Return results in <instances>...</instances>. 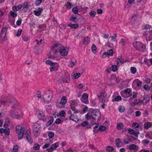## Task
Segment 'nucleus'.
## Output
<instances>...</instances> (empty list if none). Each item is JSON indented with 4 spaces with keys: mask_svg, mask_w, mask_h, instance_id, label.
Returning a JSON list of instances; mask_svg holds the SVG:
<instances>
[{
    "mask_svg": "<svg viewBox=\"0 0 152 152\" xmlns=\"http://www.w3.org/2000/svg\"><path fill=\"white\" fill-rule=\"evenodd\" d=\"M62 46V45L58 43L54 44L49 53L48 58L56 60H59L60 58L57 56V53H59Z\"/></svg>",
    "mask_w": 152,
    "mask_h": 152,
    "instance_id": "f257e3e1",
    "label": "nucleus"
},
{
    "mask_svg": "<svg viewBox=\"0 0 152 152\" xmlns=\"http://www.w3.org/2000/svg\"><path fill=\"white\" fill-rule=\"evenodd\" d=\"M9 99H10L9 100H7L6 102L4 101H1V103L2 104H4L6 102H9V104H12V108L13 109H15L17 108L18 106V102L13 97H12L11 96L9 97Z\"/></svg>",
    "mask_w": 152,
    "mask_h": 152,
    "instance_id": "f03ea898",
    "label": "nucleus"
},
{
    "mask_svg": "<svg viewBox=\"0 0 152 152\" xmlns=\"http://www.w3.org/2000/svg\"><path fill=\"white\" fill-rule=\"evenodd\" d=\"M16 132L18 135V139L20 140L23 137V135L25 133V129L24 127H22L20 125L17 126L16 127Z\"/></svg>",
    "mask_w": 152,
    "mask_h": 152,
    "instance_id": "7ed1b4c3",
    "label": "nucleus"
},
{
    "mask_svg": "<svg viewBox=\"0 0 152 152\" xmlns=\"http://www.w3.org/2000/svg\"><path fill=\"white\" fill-rule=\"evenodd\" d=\"M45 63L46 64H48L50 65L49 69L50 72L53 71H56L58 70L59 65L56 62L53 63L50 60L46 61Z\"/></svg>",
    "mask_w": 152,
    "mask_h": 152,
    "instance_id": "20e7f679",
    "label": "nucleus"
},
{
    "mask_svg": "<svg viewBox=\"0 0 152 152\" xmlns=\"http://www.w3.org/2000/svg\"><path fill=\"white\" fill-rule=\"evenodd\" d=\"M52 97L53 93L52 91H49L48 93H45L42 96L44 102L47 103H49L51 101V99Z\"/></svg>",
    "mask_w": 152,
    "mask_h": 152,
    "instance_id": "39448f33",
    "label": "nucleus"
},
{
    "mask_svg": "<svg viewBox=\"0 0 152 152\" xmlns=\"http://www.w3.org/2000/svg\"><path fill=\"white\" fill-rule=\"evenodd\" d=\"M133 45L136 50L140 51H143L145 48V45L140 42H134Z\"/></svg>",
    "mask_w": 152,
    "mask_h": 152,
    "instance_id": "423d86ee",
    "label": "nucleus"
},
{
    "mask_svg": "<svg viewBox=\"0 0 152 152\" xmlns=\"http://www.w3.org/2000/svg\"><path fill=\"white\" fill-rule=\"evenodd\" d=\"M91 114L92 117L95 119H99L101 117V113L100 110L97 109H95L92 110Z\"/></svg>",
    "mask_w": 152,
    "mask_h": 152,
    "instance_id": "0eeeda50",
    "label": "nucleus"
},
{
    "mask_svg": "<svg viewBox=\"0 0 152 152\" xmlns=\"http://www.w3.org/2000/svg\"><path fill=\"white\" fill-rule=\"evenodd\" d=\"M98 96L101 102L103 103L105 102L107 98V95L106 94L101 91L99 93V95H98Z\"/></svg>",
    "mask_w": 152,
    "mask_h": 152,
    "instance_id": "6e6552de",
    "label": "nucleus"
},
{
    "mask_svg": "<svg viewBox=\"0 0 152 152\" xmlns=\"http://www.w3.org/2000/svg\"><path fill=\"white\" fill-rule=\"evenodd\" d=\"M88 94L86 93H84L82 95V97L80 98L81 102L85 104L89 103L88 100Z\"/></svg>",
    "mask_w": 152,
    "mask_h": 152,
    "instance_id": "1a4fd4ad",
    "label": "nucleus"
},
{
    "mask_svg": "<svg viewBox=\"0 0 152 152\" xmlns=\"http://www.w3.org/2000/svg\"><path fill=\"white\" fill-rule=\"evenodd\" d=\"M68 48L66 47H64L63 45L59 53L61 56H66L68 54Z\"/></svg>",
    "mask_w": 152,
    "mask_h": 152,
    "instance_id": "9d476101",
    "label": "nucleus"
},
{
    "mask_svg": "<svg viewBox=\"0 0 152 152\" xmlns=\"http://www.w3.org/2000/svg\"><path fill=\"white\" fill-rule=\"evenodd\" d=\"M37 116L39 119L40 120L45 121H46V118L44 113L42 111L38 110L37 112Z\"/></svg>",
    "mask_w": 152,
    "mask_h": 152,
    "instance_id": "9b49d317",
    "label": "nucleus"
},
{
    "mask_svg": "<svg viewBox=\"0 0 152 152\" xmlns=\"http://www.w3.org/2000/svg\"><path fill=\"white\" fill-rule=\"evenodd\" d=\"M3 126L6 129L7 128H11L13 127L12 123L10 121V119L8 118H6Z\"/></svg>",
    "mask_w": 152,
    "mask_h": 152,
    "instance_id": "f8f14e48",
    "label": "nucleus"
},
{
    "mask_svg": "<svg viewBox=\"0 0 152 152\" xmlns=\"http://www.w3.org/2000/svg\"><path fill=\"white\" fill-rule=\"evenodd\" d=\"M126 149L130 151H134L135 152L137 151L139 149V147L134 144H131L128 146H127Z\"/></svg>",
    "mask_w": 152,
    "mask_h": 152,
    "instance_id": "ddd939ff",
    "label": "nucleus"
},
{
    "mask_svg": "<svg viewBox=\"0 0 152 152\" xmlns=\"http://www.w3.org/2000/svg\"><path fill=\"white\" fill-rule=\"evenodd\" d=\"M59 142H57L52 145L50 147L47 149V151L48 152H51L54 150L55 149L59 146Z\"/></svg>",
    "mask_w": 152,
    "mask_h": 152,
    "instance_id": "4468645a",
    "label": "nucleus"
},
{
    "mask_svg": "<svg viewBox=\"0 0 152 152\" xmlns=\"http://www.w3.org/2000/svg\"><path fill=\"white\" fill-rule=\"evenodd\" d=\"M15 112L12 110H10L9 112V115L12 118L15 119H19L20 118L21 115L20 114H15Z\"/></svg>",
    "mask_w": 152,
    "mask_h": 152,
    "instance_id": "2eb2a0df",
    "label": "nucleus"
},
{
    "mask_svg": "<svg viewBox=\"0 0 152 152\" xmlns=\"http://www.w3.org/2000/svg\"><path fill=\"white\" fill-rule=\"evenodd\" d=\"M30 131L29 130H27L25 134L27 140L28 142L30 144H32L33 142L32 139L30 135Z\"/></svg>",
    "mask_w": 152,
    "mask_h": 152,
    "instance_id": "dca6fc26",
    "label": "nucleus"
},
{
    "mask_svg": "<svg viewBox=\"0 0 152 152\" xmlns=\"http://www.w3.org/2000/svg\"><path fill=\"white\" fill-rule=\"evenodd\" d=\"M28 6V4L27 3H24L23 6L21 4L18 5V6H15L12 7V10H20L23 8V9L25 8H27V7Z\"/></svg>",
    "mask_w": 152,
    "mask_h": 152,
    "instance_id": "f3484780",
    "label": "nucleus"
},
{
    "mask_svg": "<svg viewBox=\"0 0 152 152\" xmlns=\"http://www.w3.org/2000/svg\"><path fill=\"white\" fill-rule=\"evenodd\" d=\"M62 80L64 83H69L70 80V76L69 74H66L62 77Z\"/></svg>",
    "mask_w": 152,
    "mask_h": 152,
    "instance_id": "a211bd4d",
    "label": "nucleus"
},
{
    "mask_svg": "<svg viewBox=\"0 0 152 152\" xmlns=\"http://www.w3.org/2000/svg\"><path fill=\"white\" fill-rule=\"evenodd\" d=\"M69 119L70 120L74 121L77 123L78 121L80 119L77 118V116L75 115L72 114L69 116Z\"/></svg>",
    "mask_w": 152,
    "mask_h": 152,
    "instance_id": "6ab92c4d",
    "label": "nucleus"
},
{
    "mask_svg": "<svg viewBox=\"0 0 152 152\" xmlns=\"http://www.w3.org/2000/svg\"><path fill=\"white\" fill-rule=\"evenodd\" d=\"M7 28L5 27H3L1 29V33L0 36H1L4 35V34L5 35H7Z\"/></svg>",
    "mask_w": 152,
    "mask_h": 152,
    "instance_id": "aec40b11",
    "label": "nucleus"
},
{
    "mask_svg": "<svg viewBox=\"0 0 152 152\" xmlns=\"http://www.w3.org/2000/svg\"><path fill=\"white\" fill-rule=\"evenodd\" d=\"M67 101V98L65 96H63L61 98L60 103L62 105H64L66 104Z\"/></svg>",
    "mask_w": 152,
    "mask_h": 152,
    "instance_id": "412c9836",
    "label": "nucleus"
},
{
    "mask_svg": "<svg viewBox=\"0 0 152 152\" xmlns=\"http://www.w3.org/2000/svg\"><path fill=\"white\" fill-rule=\"evenodd\" d=\"M134 105L140 106L142 104V101L140 99H136L133 103Z\"/></svg>",
    "mask_w": 152,
    "mask_h": 152,
    "instance_id": "4be33fe9",
    "label": "nucleus"
},
{
    "mask_svg": "<svg viewBox=\"0 0 152 152\" xmlns=\"http://www.w3.org/2000/svg\"><path fill=\"white\" fill-rule=\"evenodd\" d=\"M68 26L70 27L71 28L75 29L77 28H78L79 25L77 24H71L69 23L68 25Z\"/></svg>",
    "mask_w": 152,
    "mask_h": 152,
    "instance_id": "5701e85b",
    "label": "nucleus"
},
{
    "mask_svg": "<svg viewBox=\"0 0 152 152\" xmlns=\"http://www.w3.org/2000/svg\"><path fill=\"white\" fill-rule=\"evenodd\" d=\"M7 40V35L4 34L1 36H0V42L2 43L3 42H5Z\"/></svg>",
    "mask_w": 152,
    "mask_h": 152,
    "instance_id": "b1692460",
    "label": "nucleus"
},
{
    "mask_svg": "<svg viewBox=\"0 0 152 152\" xmlns=\"http://www.w3.org/2000/svg\"><path fill=\"white\" fill-rule=\"evenodd\" d=\"M116 145L117 147H120L122 145L121 141L120 139L117 138L115 140Z\"/></svg>",
    "mask_w": 152,
    "mask_h": 152,
    "instance_id": "393cba45",
    "label": "nucleus"
},
{
    "mask_svg": "<svg viewBox=\"0 0 152 152\" xmlns=\"http://www.w3.org/2000/svg\"><path fill=\"white\" fill-rule=\"evenodd\" d=\"M77 16L76 15H72L70 18L69 20L70 21H72L73 22L75 23L77 22Z\"/></svg>",
    "mask_w": 152,
    "mask_h": 152,
    "instance_id": "a878e982",
    "label": "nucleus"
},
{
    "mask_svg": "<svg viewBox=\"0 0 152 152\" xmlns=\"http://www.w3.org/2000/svg\"><path fill=\"white\" fill-rule=\"evenodd\" d=\"M152 126V122H147L144 124V127L146 129H148V128Z\"/></svg>",
    "mask_w": 152,
    "mask_h": 152,
    "instance_id": "bb28decb",
    "label": "nucleus"
},
{
    "mask_svg": "<svg viewBox=\"0 0 152 152\" xmlns=\"http://www.w3.org/2000/svg\"><path fill=\"white\" fill-rule=\"evenodd\" d=\"M22 39L23 40V41L26 42L28 41L30 39L29 36L26 35L25 34L22 35Z\"/></svg>",
    "mask_w": 152,
    "mask_h": 152,
    "instance_id": "cd10ccee",
    "label": "nucleus"
},
{
    "mask_svg": "<svg viewBox=\"0 0 152 152\" xmlns=\"http://www.w3.org/2000/svg\"><path fill=\"white\" fill-rule=\"evenodd\" d=\"M124 127V125L122 123H118L117 125V128L118 130H120L122 129Z\"/></svg>",
    "mask_w": 152,
    "mask_h": 152,
    "instance_id": "c85d7f7f",
    "label": "nucleus"
},
{
    "mask_svg": "<svg viewBox=\"0 0 152 152\" xmlns=\"http://www.w3.org/2000/svg\"><path fill=\"white\" fill-rule=\"evenodd\" d=\"M127 40L123 38H121L119 42V44L121 45H124L126 44Z\"/></svg>",
    "mask_w": 152,
    "mask_h": 152,
    "instance_id": "c756f323",
    "label": "nucleus"
},
{
    "mask_svg": "<svg viewBox=\"0 0 152 152\" xmlns=\"http://www.w3.org/2000/svg\"><path fill=\"white\" fill-rule=\"evenodd\" d=\"M150 100V99L149 98H145L143 99L142 101V103H143L144 105H145Z\"/></svg>",
    "mask_w": 152,
    "mask_h": 152,
    "instance_id": "7c9ffc66",
    "label": "nucleus"
},
{
    "mask_svg": "<svg viewBox=\"0 0 152 152\" xmlns=\"http://www.w3.org/2000/svg\"><path fill=\"white\" fill-rule=\"evenodd\" d=\"M42 10H34V13L36 16H39L41 14Z\"/></svg>",
    "mask_w": 152,
    "mask_h": 152,
    "instance_id": "2f4dec72",
    "label": "nucleus"
},
{
    "mask_svg": "<svg viewBox=\"0 0 152 152\" xmlns=\"http://www.w3.org/2000/svg\"><path fill=\"white\" fill-rule=\"evenodd\" d=\"M91 124L92 125H94L96 124V120H98L99 119H95V118H93V117H92L91 118Z\"/></svg>",
    "mask_w": 152,
    "mask_h": 152,
    "instance_id": "473e14b6",
    "label": "nucleus"
},
{
    "mask_svg": "<svg viewBox=\"0 0 152 152\" xmlns=\"http://www.w3.org/2000/svg\"><path fill=\"white\" fill-rule=\"evenodd\" d=\"M10 15L13 18H15L17 17V14L16 12L11 10L10 12Z\"/></svg>",
    "mask_w": 152,
    "mask_h": 152,
    "instance_id": "72a5a7b5",
    "label": "nucleus"
},
{
    "mask_svg": "<svg viewBox=\"0 0 152 152\" xmlns=\"http://www.w3.org/2000/svg\"><path fill=\"white\" fill-rule=\"evenodd\" d=\"M117 65H118L120 64H122L124 63L123 59L121 58H118L117 60Z\"/></svg>",
    "mask_w": 152,
    "mask_h": 152,
    "instance_id": "f704fd0d",
    "label": "nucleus"
},
{
    "mask_svg": "<svg viewBox=\"0 0 152 152\" xmlns=\"http://www.w3.org/2000/svg\"><path fill=\"white\" fill-rule=\"evenodd\" d=\"M130 72L133 74L137 72L136 68L134 67H131L130 68Z\"/></svg>",
    "mask_w": 152,
    "mask_h": 152,
    "instance_id": "c9c22d12",
    "label": "nucleus"
},
{
    "mask_svg": "<svg viewBox=\"0 0 152 152\" xmlns=\"http://www.w3.org/2000/svg\"><path fill=\"white\" fill-rule=\"evenodd\" d=\"M89 40L88 37H85L83 39V44L85 45H87L89 42Z\"/></svg>",
    "mask_w": 152,
    "mask_h": 152,
    "instance_id": "e433bc0d",
    "label": "nucleus"
},
{
    "mask_svg": "<svg viewBox=\"0 0 152 152\" xmlns=\"http://www.w3.org/2000/svg\"><path fill=\"white\" fill-rule=\"evenodd\" d=\"M40 128L39 125V124L36 123H35L33 125V130L34 129H39Z\"/></svg>",
    "mask_w": 152,
    "mask_h": 152,
    "instance_id": "4c0bfd02",
    "label": "nucleus"
},
{
    "mask_svg": "<svg viewBox=\"0 0 152 152\" xmlns=\"http://www.w3.org/2000/svg\"><path fill=\"white\" fill-rule=\"evenodd\" d=\"M99 126L98 125L95 126L93 128L94 130L93 132L95 133H97L99 130V128H98Z\"/></svg>",
    "mask_w": 152,
    "mask_h": 152,
    "instance_id": "58836bf2",
    "label": "nucleus"
},
{
    "mask_svg": "<svg viewBox=\"0 0 152 152\" xmlns=\"http://www.w3.org/2000/svg\"><path fill=\"white\" fill-rule=\"evenodd\" d=\"M106 150L108 152H112L114 150V148L112 147L108 146L106 148Z\"/></svg>",
    "mask_w": 152,
    "mask_h": 152,
    "instance_id": "ea45409f",
    "label": "nucleus"
},
{
    "mask_svg": "<svg viewBox=\"0 0 152 152\" xmlns=\"http://www.w3.org/2000/svg\"><path fill=\"white\" fill-rule=\"evenodd\" d=\"M53 119L52 118L49 121H48L46 124V126H48L50 125L51 124L53 123Z\"/></svg>",
    "mask_w": 152,
    "mask_h": 152,
    "instance_id": "a19ab883",
    "label": "nucleus"
},
{
    "mask_svg": "<svg viewBox=\"0 0 152 152\" xmlns=\"http://www.w3.org/2000/svg\"><path fill=\"white\" fill-rule=\"evenodd\" d=\"M128 131L129 133L130 134L134 135L136 133L135 132L134 130L131 129H128Z\"/></svg>",
    "mask_w": 152,
    "mask_h": 152,
    "instance_id": "79ce46f5",
    "label": "nucleus"
},
{
    "mask_svg": "<svg viewBox=\"0 0 152 152\" xmlns=\"http://www.w3.org/2000/svg\"><path fill=\"white\" fill-rule=\"evenodd\" d=\"M121 99V97L120 96H118L115 97L114 100H112V101L114 102V101L118 102L120 101Z\"/></svg>",
    "mask_w": 152,
    "mask_h": 152,
    "instance_id": "37998d69",
    "label": "nucleus"
},
{
    "mask_svg": "<svg viewBox=\"0 0 152 152\" xmlns=\"http://www.w3.org/2000/svg\"><path fill=\"white\" fill-rule=\"evenodd\" d=\"M91 49L93 52L94 53H96V47L94 44H93L91 47Z\"/></svg>",
    "mask_w": 152,
    "mask_h": 152,
    "instance_id": "c03bdc74",
    "label": "nucleus"
},
{
    "mask_svg": "<svg viewBox=\"0 0 152 152\" xmlns=\"http://www.w3.org/2000/svg\"><path fill=\"white\" fill-rule=\"evenodd\" d=\"M72 110L74 111V113H78V110L75 108L76 106H70Z\"/></svg>",
    "mask_w": 152,
    "mask_h": 152,
    "instance_id": "a18cd8bd",
    "label": "nucleus"
},
{
    "mask_svg": "<svg viewBox=\"0 0 152 152\" xmlns=\"http://www.w3.org/2000/svg\"><path fill=\"white\" fill-rule=\"evenodd\" d=\"M125 107L123 106H121L119 107L118 110L120 112H124L125 111Z\"/></svg>",
    "mask_w": 152,
    "mask_h": 152,
    "instance_id": "49530a36",
    "label": "nucleus"
},
{
    "mask_svg": "<svg viewBox=\"0 0 152 152\" xmlns=\"http://www.w3.org/2000/svg\"><path fill=\"white\" fill-rule=\"evenodd\" d=\"M123 92H124V94H129L131 92V90L129 88H126L125 89L124 91H123Z\"/></svg>",
    "mask_w": 152,
    "mask_h": 152,
    "instance_id": "de8ad7c7",
    "label": "nucleus"
},
{
    "mask_svg": "<svg viewBox=\"0 0 152 152\" xmlns=\"http://www.w3.org/2000/svg\"><path fill=\"white\" fill-rule=\"evenodd\" d=\"M96 12L93 11H91L90 12H89V15L90 17L91 18L94 17L96 14Z\"/></svg>",
    "mask_w": 152,
    "mask_h": 152,
    "instance_id": "09e8293b",
    "label": "nucleus"
},
{
    "mask_svg": "<svg viewBox=\"0 0 152 152\" xmlns=\"http://www.w3.org/2000/svg\"><path fill=\"white\" fill-rule=\"evenodd\" d=\"M66 7L68 9H70L73 6V5L70 2H67L66 4Z\"/></svg>",
    "mask_w": 152,
    "mask_h": 152,
    "instance_id": "8fccbe9b",
    "label": "nucleus"
},
{
    "mask_svg": "<svg viewBox=\"0 0 152 152\" xmlns=\"http://www.w3.org/2000/svg\"><path fill=\"white\" fill-rule=\"evenodd\" d=\"M18 149V146L17 145H15L12 149L13 152H16Z\"/></svg>",
    "mask_w": 152,
    "mask_h": 152,
    "instance_id": "3c124183",
    "label": "nucleus"
},
{
    "mask_svg": "<svg viewBox=\"0 0 152 152\" xmlns=\"http://www.w3.org/2000/svg\"><path fill=\"white\" fill-rule=\"evenodd\" d=\"M39 129H37H37L33 130V133H34V134L36 136H37L38 135H39Z\"/></svg>",
    "mask_w": 152,
    "mask_h": 152,
    "instance_id": "603ef678",
    "label": "nucleus"
},
{
    "mask_svg": "<svg viewBox=\"0 0 152 152\" xmlns=\"http://www.w3.org/2000/svg\"><path fill=\"white\" fill-rule=\"evenodd\" d=\"M10 129L9 128H5L4 133L7 135H9L10 134Z\"/></svg>",
    "mask_w": 152,
    "mask_h": 152,
    "instance_id": "864d4df0",
    "label": "nucleus"
},
{
    "mask_svg": "<svg viewBox=\"0 0 152 152\" xmlns=\"http://www.w3.org/2000/svg\"><path fill=\"white\" fill-rule=\"evenodd\" d=\"M80 76V74L79 73H76L74 74L73 75L74 79L78 78Z\"/></svg>",
    "mask_w": 152,
    "mask_h": 152,
    "instance_id": "5fc2aeb1",
    "label": "nucleus"
},
{
    "mask_svg": "<svg viewBox=\"0 0 152 152\" xmlns=\"http://www.w3.org/2000/svg\"><path fill=\"white\" fill-rule=\"evenodd\" d=\"M135 81H136L137 86L139 87H140L142 85L141 81H140L138 79H137V80H135Z\"/></svg>",
    "mask_w": 152,
    "mask_h": 152,
    "instance_id": "6e6d98bb",
    "label": "nucleus"
},
{
    "mask_svg": "<svg viewBox=\"0 0 152 152\" xmlns=\"http://www.w3.org/2000/svg\"><path fill=\"white\" fill-rule=\"evenodd\" d=\"M120 94L121 96L124 98H126L129 97V96H128L126 94H124V92H123V91L121 92Z\"/></svg>",
    "mask_w": 152,
    "mask_h": 152,
    "instance_id": "4d7b16f0",
    "label": "nucleus"
},
{
    "mask_svg": "<svg viewBox=\"0 0 152 152\" xmlns=\"http://www.w3.org/2000/svg\"><path fill=\"white\" fill-rule=\"evenodd\" d=\"M54 133L53 132H50L48 133V136L50 138H52L54 137Z\"/></svg>",
    "mask_w": 152,
    "mask_h": 152,
    "instance_id": "13d9d810",
    "label": "nucleus"
},
{
    "mask_svg": "<svg viewBox=\"0 0 152 152\" xmlns=\"http://www.w3.org/2000/svg\"><path fill=\"white\" fill-rule=\"evenodd\" d=\"M106 129L105 126H100L99 127V130L100 131H104Z\"/></svg>",
    "mask_w": 152,
    "mask_h": 152,
    "instance_id": "bf43d9fd",
    "label": "nucleus"
},
{
    "mask_svg": "<svg viewBox=\"0 0 152 152\" xmlns=\"http://www.w3.org/2000/svg\"><path fill=\"white\" fill-rule=\"evenodd\" d=\"M107 53V55L108 56H112L113 53V51L112 49H110L108 50Z\"/></svg>",
    "mask_w": 152,
    "mask_h": 152,
    "instance_id": "052dcab7",
    "label": "nucleus"
},
{
    "mask_svg": "<svg viewBox=\"0 0 152 152\" xmlns=\"http://www.w3.org/2000/svg\"><path fill=\"white\" fill-rule=\"evenodd\" d=\"M85 117L86 119L87 120L91 119L92 118V114H91V115L88 114H87L85 115Z\"/></svg>",
    "mask_w": 152,
    "mask_h": 152,
    "instance_id": "680f3d73",
    "label": "nucleus"
},
{
    "mask_svg": "<svg viewBox=\"0 0 152 152\" xmlns=\"http://www.w3.org/2000/svg\"><path fill=\"white\" fill-rule=\"evenodd\" d=\"M124 141L125 144H127L130 142V139L128 138H125L124 139Z\"/></svg>",
    "mask_w": 152,
    "mask_h": 152,
    "instance_id": "e2e57ef3",
    "label": "nucleus"
},
{
    "mask_svg": "<svg viewBox=\"0 0 152 152\" xmlns=\"http://www.w3.org/2000/svg\"><path fill=\"white\" fill-rule=\"evenodd\" d=\"M132 126L135 129L139 128V124L135 122L133 124Z\"/></svg>",
    "mask_w": 152,
    "mask_h": 152,
    "instance_id": "0e129e2a",
    "label": "nucleus"
},
{
    "mask_svg": "<svg viewBox=\"0 0 152 152\" xmlns=\"http://www.w3.org/2000/svg\"><path fill=\"white\" fill-rule=\"evenodd\" d=\"M88 124V122L87 121H85L83 122L81 124L82 126L84 127V126H87Z\"/></svg>",
    "mask_w": 152,
    "mask_h": 152,
    "instance_id": "69168bd1",
    "label": "nucleus"
},
{
    "mask_svg": "<svg viewBox=\"0 0 152 152\" xmlns=\"http://www.w3.org/2000/svg\"><path fill=\"white\" fill-rule=\"evenodd\" d=\"M39 148V145L38 144H35L34 146V148L36 150H38Z\"/></svg>",
    "mask_w": 152,
    "mask_h": 152,
    "instance_id": "338daca9",
    "label": "nucleus"
},
{
    "mask_svg": "<svg viewBox=\"0 0 152 152\" xmlns=\"http://www.w3.org/2000/svg\"><path fill=\"white\" fill-rule=\"evenodd\" d=\"M150 142V141L147 139H144L142 141V142L143 144H148Z\"/></svg>",
    "mask_w": 152,
    "mask_h": 152,
    "instance_id": "774afa93",
    "label": "nucleus"
}]
</instances>
